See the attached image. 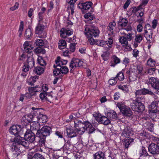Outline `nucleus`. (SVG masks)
Wrapping results in <instances>:
<instances>
[{"label": "nucleus", "instance_id": "19", "mask_svg": "<svg viewBox=\"0 0 159 159\" xmlns=\"http://www.w3.org/2000/svg\"><path fill=\"white\" fill-rule=\"evenodd\" d=\"M25 138L20 137V136H17L16 139L15 140L16 142L18 144H21L25 147H28L29 146V143Z\"/></svg>", "mask_w": 159, "mask_h": 159}, {"label": "nucleus", "instance_id": "63", "mask_svg": "<svg viewBox=\"0 0 159 159\" xmlns=\"http://www.w3.org/2000/svg\"><path fill=\"white\" fill-rule=\"evenodd\" d=\"M25 120V117H24L23 116L21 119V123L24 126H26L30 123L28 122V121H26V120Z\"/></svg>", "mask_w": 159, "mask_h": 159}, {"label": "nucleus", "instance_id": "32", "mask_svg": "<svg viewBox=\"0 0 159 159\" xmlns=\"http://www.w3.org/2000/svg\"><path fill=\"white\" fill-rule=\"evenodd\" d=\"M107 116L110 120L111 119H116L117 117V115L114 111H112L108 112L107 114Z\"/></svg>", "mask_w": 159, "mask_h": 159}, {"label": "nucleus", "instance_id": "10", "mask_svg": "<svg viewBox=\"0 0 159 159\" xmlns=\"http://www.w3.org/2000/svg\"><path fill=\"white\" fill-rule=\"evenodd\" d=\"M52 132V129L49 126H44L37 132L36 135L39 137H46L49 136Z\"/></svg>", "mask_w": 159, "mask_h": 159}, {"label": "nucleus", "instance_id": "9", "mask_svg": "<svg viewBox=\"0 0 159 159\" xmlns=\"http://www.w3.org/2000/svg\"><path fill=\"white\" fill-rule=\"evenodd\" d=\"M74 127L77 130L79 134H83L85 131V123L87 121L82 122L78 120H75L74 121Z\"/></svg>", "mask_w": 159, "mask_h": 159}, {"label": "nucleus", "instance_id": "39", "mask_svg": "<svg viewBox=\"0 0 159 159\" xmlns=\"http://www.w3.org/2000/svg\"><path fill=\"white\" fill-rule=\"evenodd\" d=\"M37 61V62L41 66H44L46 65V61L41 56L38 57Z\"/></svg>", "mask_w": 159, "mask_h": 159}, {"label": "nucleus", "instance_id": "15", "mask_svg": "<svg viewBox=\"0 0 159 159\" xmlns=\"http://www.w3.org/2000/svg\"><path fill=\"white\" fill-rule=\"evenodd\" d=\"M24 137L27 141L30 143H33L35 140V134L29 129H27V131L25 134Z\"/></svg>", "mask_w": 159, "mask_h": 159}, {"label": "nucleus", "instance_id": "33", "mask_svg": "<svg viewBox=\"0 0 159 159\" xmlns=\"http://www.w3.org/2000/svg\"><path fill=\"white\" fill-rule=\"evenodd\" d=\"M148 155L145 148L143 147L139 151V157H147Z\"/></svg>", "mask_w": 159, "mask_h": 159}, {"label": "nucleus", "instance_id": "43", "mask_svg": "<svg viewBox=\"0 0 159 159\" xmlns=\"http://www.w3.org/2000/svg\"><path fill=\"white\" fill-rule=\"evenodd\" d=\"M71 145V142L69 140H68L65 143V144L63 146V150L65 149L66 150H69L71 149L70 146Z\"/></svg>", "mask_w": 159, "mask_h": 159}, {"label": "nucleus", "instance_id": "45", "mask_svg": "<svg viewBox=\"0 0 159 159\" xmlns=\"http://www.w3.org/2000/svg\"><path fill=\"white\" fill-rule=\"evenodd\" d=\"M34 52L36 53H41L42 54H45L46 52L44 49L43 48L40 47H37L34 50Z\"/></svg>", "mask_w": 159, "mask_h": 159}, {"label": "nucleus", "instance_id": "51", "mask_svg": "<svg viewBox=\"0 0 159 159\" xmlns=\"http://www.w3.org/2000/svg\"><path fill=\"white\" fill-rule=\"evenodd\" d=\"M105 41L103 40H97L96 41V44L98 46L103 47L105 45Z\"/></svg>", "mask_w": 159, "mask_h": 159}, {"label": "nucleus", "instance_id": "25", "mask_svg": "<svg viewBox=\"0 0 159 159\" xmlns=\"http://www.w3.org/2000/svg\"><path fill=\"white\" fill-rule=\"evenodd\" d=\"M93 159H106L105 153L98 151L93 155Z\"/></svg>", "mask_w": 159, "mask_h": 159}, {"label": "nucleus", "instance_id": "29", "mask_svg": "<svg viewBox=\"0 0 159 159\" xmlns=\"http://www.w3.org/2000/svg\"><path fill=\"white\" fill-rule=\"evenodd\" d=\"M153 34V31L152 30H150L147 31L145 30L143 34L144 37L146 38L148 41H149L152 38V35Z\"/></svg>", "mask_w": 159, "mask_h": 159}, {"label": "nucleus", "instance_id": "50", "mask_svg": "<svg viewBox=\"0 0 159 159\" xmlns=\"http://www.w3.org/2000/svg\"><path fill=\"white\" fill-rule=\"evenodd\" d=\"M31 159H45L44 157L40 154L36 153L32 157Z\"/></svg>", "mask_w": 159, "mask_h": 159}, {"label": "nucleus", "instance_id": "38", "mask_svg": "<svg viewBox=\"0 0 159 159\" xmlns=\"http://www.w3.org/2000/svg\"><path fill=\"white\" fill-rule=\"evenodd\" d=\"M84 17L86 19H88V20H92L95 18L94 15L89 12L85 14L84 15Z\"/></svg>", "mask_w": 159, "mask_h": 159}, {"label": "nucleus", "instance_id": "59", "mask_svg": "<svg viewBox=\"0 0 159 159\" xmlns=\"http://www.w3.org/2000/svg\"><path fill=\"white\" fill-rule=\"evenodd\" d=\"M76 43H70V51L72 52H75V45Z\"/></svg>", "mask_w": 159, "mask_h": 159}, {"label": "nucleus", "instance_id": "31", "mask_svg": "<svg viewBox=\"0 0 159 159\" xmlns=\"http://www.w3.org/2000/svg\"><path fill=\"white\" fill-rule=\"evenodd\" d=\"M41 89V87H39L38 86H36L35 87L29 88L28 90L30 93L33 94V95H34L35 92H39Z\"/></svg>", "mask_w": 159, "mask_h": 159}, {"label": "nucleus", "instance_id": "18", "mask_svg": "<svg viewBox=\"0 0 159 159\" xmlns=\"http://www.w3.org/2000/svg\"><path fill=\"white\" fill-rule=\"evenodd\" d=\"M21 130V125H13L9 129L10 132L15 136L17 135Z\"/></svg>", "mask_w": 159, "mask_h": 159}, {"label": "nucleus", "instance_id": "27", "mask_svg": "<svg viewBox=\"0 0 159 159\" xmlns=\"http://www.w3.org/2000/svg\"><path fill=\"white\" fill-rule=\"evenodd\" d=\"M132 131V129L130 127H126L123 130L121 135H124L126 137L129 138L131 134Z\"/></svg>", "mask_w": 159, "mask_h": 159}, {"label": "nucleus", "instance_id": "12", "mask_svg": "<svg viewBox=\"0 0 159 159\" xmlns=\"http://www.w3.org/2000/svg\"><path fill=\"white\" fill-rule=\"evenodd\" d=\"M44 26L39 23L35 28V33L39 35L40 38H45L47 36V34L44 30Z\"/></svg>", "mask_w": 159, "mask_h": 159}, {"label": "nucleus", "instance_id": "16", "mask_svg": "<svg viewBox=\"0 0 159 159\" xmlns=\"http://www.w3.org/2000/svg\"><path fill=\"white\" fill-rule=\"evenodd\" d=\"M93 3L91 2H86L84 3H79L78 7L81 11L85 13L87 10H89L91 7Z\"/></svg>", "mask_w": 159, "mask_h": 159}, {"label": "nucleus", "instance_id": "30", "mask_svg": "<svg viewBox=\"0 0 159 159\" xmlns=\"http://www.w3.org/2000/svg\"><path fill=\"white\" fill-rule=\"evenodd\" d=\"M55 62H56L55 65L62 66L66 65L68 61L67 60L61 59V57L59 56L57 57V59L55 60Z\"/></svg>", "mask_w": 159, "mask_h": 159}, {"label": "nucleus", "instance_id": "11", "mask_svg": "<svg viewBox=\"0 0 159 159\" xmlns=\"http://www.w3.org/2000/svg\"><path fill=\"white\" fill-rule=\"evenodd\" d=\"M128 22L127 18L120 17L118 22V25L122 29L128 31L131 30L132 29L130 25L128 24Z\"/></svg>", "mask_w": 159, "mask_h": 159}, {"label": "nucleus", "instance_id": "23", "mask_svg": "<svg viewBox=\"0 0 159 159\" xmlns=\"http://www.w3.org/2000/svg\"><path fill=\"white\" fill-rule=\"evenodd\" d=\"M30 130L32 131H37L39 130V128L40 126V123L38 122H36L35 121H34L32 122L30 124Z\"/></svg>", "mask_w": 159, "mask_h": 159}, {"label": "nucleus", "instance_id": "46", "mask_svg": "<svg viewBox=\"0 0 159 159\" xmlns=\"http://www.w3.org/2000/svg\"><path fill=\"white\" fill-rule=\"evenodd\" d=\"M32 35L31 30L30 28L27 29L25 31V36L27 39H29L30 38Z\"/></svg>", "mask_w": 159, "mask_h": 159}, {"label": "nucleus", "instance_id": "52", "mask_svg": "<svg viewBox=\"0 0 159 159\" xmlns=\"http://www.w3.org/2000/svg\"><path fill=\"white\" fill-rule=\"evenodd\" d=\"M24 22L21 21L20 22V24L19 26V28L18 30L19 36L20 37L22 34V32L23 29Z\"/></svg>", "mask_w": 159, "mask_h": 159}, {"label": "nucleus", "instance_id": "47", "mask_svg": "<svg viewBox=\"0 0 159 159\" xmlns=\"http://www.w3.org/2000/svg\"><path fill=\"white\" fill-rule=\"evenodd\" d=\"M117 87L119 89L125 91V92L128 93L129 91L128 87L127 85H118Z\"/></svg>", "mask_w": 159, "mask_h": 159}, {"label": "nucleus", "instance_id": "2", "mask_svg": "<svg viewBox=\"0 0 159 159\" xmlns=\"http://www.w3.org/2000/svg\"><path fill=\"white\" fill-rule=\"evenodd\" d=\"M84 28V33L88 39L90 44H96V41L92 37L93 36L96 37L98 36L99 30L98 28L91 24L85 26Z\"/></svg>", "mask_w": 159, "mask_h": 159}, {"label": "nucleus", "instance_id": "57", "mask_svg": "<svg viewBox=\"0 0 159 159\" xmlns=\"http://www.w3.org/2000/svg\"><path fill=\"white\" fill-rule=\"evenodd\" d=\"M148 65L150 66H153L155 64V62L154 61L150 58L147 61Z\"/></svg>", "mask_w": 159, "mask_h": 159}, {"label": "nucleus", "instance_id": "61", "mask_svg": "<svg viewBox=\"0 0 159 159\" xmlns=\"http://www.w3.org/2000/svg\"><path fill=\"white\" fill-rule=\"evenodd\" d=\"M143 69V66H138L137 67L136 72L139 74L142 75V70Z\"/></svg>", "mask_w": 159, "mask_h": 159}, {"label": "nucleus", "instance_id": "60", "mask_svg": "<svg viewBox=\"0 0 159 159\" xmlns=\"http://www.w3.org/2000/svg\"><path fill=\"white\" fill-rule=\"evenodd\" d=\"M40 139L39 140V144L42 146L45 144L46 139V137H39Z\"/></svg>", "mask_w": 159, "mask_h": 159}, {"label": "nucleus", "instance_id": "28", "mask_svg": "<svg viewBox=\"0 0 159 159\" xmlns=\"http://www.w3.org/2000/svg\"><path fill=\"white\" fill-rule=\"evenodd\" d=\"M86 127L85 130L88 131L89 134H91L95 130V129L92 124L87 121L85 123Z\"/></svg>", "mask_w": 159, "mask_h": 159}, {"label": "nucleus", "instance_id": "34", "mask_svg": "<svg viewBox=\"0 0 159 159\" xmlns=\"http://www.w3.org/2000/svg\"><path fill=\"white\" fill-rule=\"evenodd\" d=\"M34 71L37 75H40L43 73L44 70L43 67L37 66L34 68Z\"/></svg>", "mask_w": 159, "mask_h": 159}, {"label": "nucleus", "instance_id": "58", "mask_svg": "<svg viewBox=\"0 0 159 159\" xmlns=\"http://www.w3.org/2000/svg\"><path fill=\"white\" fill-rule=\"evenodd\" d=\"M137 76L134 75V73L132 72L129 74V79L131 81H134L136 80Z\"/></svg>", "mask_w": 159, "mask_h": 159}, {"label": "nucleus", "instance_id": "4", "mask_svg": "<svg viewBox=\"0 0 159 159\" xmlns=\"http://www.w3.org/2000/svg\"><path fill=\"white\" fill-rule=\"evenodd\" d=\"M138 99L137 97L135 100H133L131 103L130 106L134 111L138 112H142L144 110L145 106Z\"/></svg>", "mask_w": 159, "mask_h": 159}, {"label": "nucleus", "instance_id": "24", "mask_svg": "<svg viewBox=\"0 0 159 159\" xmlns=\"http://www.w3.org/2000/svg\"><path fill=\"white\" fill-rule=\"evenodd\" d=\"M16 143H13L11 146V151L13 152V154L16 156H18L20 153V150L16 145Z\"/></svg>", "mask_w": 159, "mask_h": 159}, {"label": "nucleus", "instance_id": "42", "mask_svg": "<svg viewBox=\"0 0 159 159\" xmlns=\"http://www.w3.org/2000/svg\"><path fill=\"white\" fill-rule=\"evenodd\" d=\"M133 10L134 11V12L136 13L138 12V13L136 14V15L138 17H142L144 14V13L142 11L139 10V8H137L136 7H135L133 8Z\"/></svg>", "mask_w": 159, "mask_h": 159}, {"label": "nucleus", "instance_id": "21", "mask_svg": "<svg viewBox=\"0 0 159 159\" xmlns=\"http://www.w3.org/2000/svg\"><path fill=\"white\" fill-rule=\"evenodd\" d=\"M97 120L99 123L105 125H108L111 123L110 120L108 118L105 116H101L98 117L97 118Z\"/></svg>", "mask_w": 159, "mask_h": 159}, {"label": "nucleus", "instance_id": "49", "mask_svg": "<svg viewBox=\"0 0 159 159\" xmlns=\"http://www.w3.org/2000/svg\"><path fill=\"white\" fill-rule=\"evenodd\" d=\"M143 36L141 34H138L136 35L135 41L136 42L139 43L143 40Z\"/></svg>", "mask_w": 159, "mask_h": 159}, {"label": "nucleus", "instance_id": "26", "mask_svg": "<svg viewBox=\"0 0 159 159\" xmlns=\"http://www.w3.org/2000/svg\"><path fill=\"white\" fill-rule=\"evenodd\" d=\"M120 60L119 58L116 55H113L112 57V60L110 62V66L112 67H115L116 64L120 63Z\"/></svg>", "mask_w": 159, "mask_h": 159}, {"label": "nucleus", "instance_id": "6", "mask_svg": "<svg viewBox=\"0 0 159 159\" xmlns=\"http://www.w3.org/2000/svg\"><path fill=\"white\" fill-rule=\"evenodd\" d=\"M54 70L53 71V74L54 76L61 75V74L66 75L69 72L68 67L66 66H62L59 65L54 64L53 66Z\"/></svg>", "mask_w": 159, "mask_h": 159}, {"label": "nucleus", "instance_id": "44", "mask_svg": "<svg viewBox=\"0 0 159 159\" xmlns=\"http://www.w3.org/2000/svg\"><path fill=\"white\" fill-rule=\"evenodd\" d=\"M35 44L36 46H39V47H42L44 46V42L42 39H37L35 40Z\"/></svg>", "mask_w": 159, "mask_h": 159}, {"label": "nucleus", "instance_id": "64", "mask_svg": "<svg viewBox=\"0 0 159 159\" xmlns=\"http://www.w3.org/2000/svg\"><path fill=\"white\" fill-rule=\"evenodd\" d=\"M129 61L130 60L128 57H125L123 60L122 62L123 64L126 66L129 63Z\"/></svg>", "mask_w": 159, "mask_h": 159}, {"label": "nucleus", "instance_id": "20", "mask_svg": "<svg viewBox=\"0 0 159 159\" xmlns=\"http://www.w3.org/2000/svg\"><path fill=\"white\" fill-rule=\"evenodd\" d=\"M66 131L67 136L70 138L76 137L78 134H79L78 131L76 129H74L70 128H66Z\"/></svg>", "mask_w": 159, "mask_h": 159}, {"label": "nucleus", "instance_id": "48", "mask_svg": "<svg viewBox=\"0 0 159 159\" xmlns=\"http://www.w3.org/2000/svg\"><path fill=\"white\" fill-rule=\"evenodd\" d=\"M110 53L109 52H103V54L101 55V57L104 61H107L108 59Z\"/></svg>", "mask_w": 159, "mask_h": 159}, {"label": "nucleus", "instance_id": "62", "mask_svg": "<svg viewBox=\"0 0 159 159\" xmlns=\"http://www.w3.org/2000/svg\"><path fill=\"white\" fill-rule=\"evenodd\" d=\"M155 69L154 68H151L148 71V73L150 75H152L155 73Z\"/></svg>", "mask_w": 159, "mask_h": 159}, {"label": "nucleus", "instance_id": "13", "mask_svg": "<svg viewBox=\"0 0 159 159\" xmlns=\"http://www.w3.org/2000/svg\"><path fill=\"white\" fill-rule=\"evenodd\" d=\"M149 152L153 154L154 156H156L159 154V143L157 144L154 143H151L148 147Z\"/></svg>", "mask_w": 159, "mask_h": 159}, {"label": "nucleus", "instance_id": "36", "mask_svg": "<svg viewBox=\"0 0 159 159\" xmlns=\"http://www.w3.org/2000/svg\"><path fill=\"white\" fill-rule=\"evenodd\" d=\"M58 44V48L60 49H62L66 48V41L64 40H59Z\"/></svg>", "mask_w": 159, "mask_h": 159}, {"label": "nucleus", "instance_id": "17", "mask_svg": "<svg viewBox=\"0 0 159 159\" xmlns=\"http://www.w3.org/2000/svg\"><path fill=\"white\" fill-rule=\"evenodd\" d=\"M73 31L69 29L65 28H62L60 31V35L61 37L63 38H66L67 36H69L72 34Z\"/></svg>", "mask_w": 159, "mask_h": 159}, {"label": "nucleus", "instance_id": "55", "mask_svg": "<svg viewBox=\"0 0 159 159\" xmlns=\"http://www.w3.org/2000/svg\"><path fill=\"white\" fill-rule=\"evenodd\" d=\"M47 96V93L44 91H43L40 94L39 97L42 100H45Z\"/></svg>", "mask_w": 159, "mask_h": 159}, {"label": "nucleus", "instance_id": "8", "mask_svg": "<svg viewBox=\"0 0 159 159\" xmlns=\"http://www.w3.org/2000/svg\"><path fill=\"white\" fill-rule=\"evenodd\" d=\"M120 33L121 34H123L124 36L120 37L119 42L121 43L123 46L128 45V41H131L133 39L132 35L134 34L132 33H128L127 34L122 31H120Z\"/></svg>", "mask_w": 159, "mask_h": 159}, {"label": "nucleus", "instance_id": "40", "mask_svg": "<svg viewBox=\"0 0 159 159\" xmlns=\"http://www.w3.org/2000/svg\"><path fill=\"white\" fill-rule=\"evenodd\" d=\"M142 90L143 95L149 94L150 95L152 96L154 95V93L152 91L149 90L148 89L144 88L142 89Z\"/></svg>", "mask_w": 159, "mask_h": 159}, {"label": "nucleus", "instance_id": "54", "mask_svg": "<svg viewBox=\"0 0 159 159\" xmlns=\"http://www.w3.org/2000/svg\"><path fill=\"white\" fill-rule=\"evenodd\" d=\"M117 81L116 78L114 77L109 80L108 83L110 85H114L116 83Z\"/></svg>", "mask_w": 159, "mask_h": 159}, {"label": "nucleus", "instance_id": "37", "mask_svg": "<svg viewBox=\"0 0 159 159\" xmlns=\"http://www.w3.org/2000/svg\"><path fill=\"white\" fill-rule=\"evenodd\" d=\"M33 111V113H30L25 115V116L29 118V119H30V121L32 122L34 121L35 120V119L36 117V116L34 114V111Z\"/></svg>", "mask_w": 159, "mask_h": 159}, {"label": "nucleus", "instance_id": "56", "mask_svg": "<svg viewBox=\"0 0 159 159\" xmlns=\"http://www.w3.org/2000/svg\"><path fill=\"white\" fill-rule=\"evenodd\" d=\"M133 139H126L125 141V147L126 148H128L129 146L130 145V143L133 141Z\"/></svg>", "mask_w": 159, "mask_h": 159}, {"label": "nucleus", "instance_id": "14", "mask_svg": "<svg viewBox=\"0 0 159 159\" xmlns=\"http://www.w3.org/2000/svg\"><path fill=\"white\" fill-rule=\"evenodd\" d=\"M149 82L152 86L155 89V93L159 94V80L157 78L151 77L149 79Z\"/></svg>", "mask_w": 159, "mask_h": 159}, {"label": "nucleus", "instance_id": "5", "mask_svg": "<svg viewBox=\"0 0 159 159\" xmlns=\"http://www.w3.org/2000/svg\"><path fill=\"white\" fill-rule=\"evenodd\" d=\"M86 63L82 59L73 58L69 63L70 71L78 67H85Z\"/></svg>", "mask_w": 159, "mask_h": 159}, {"label": "nucleus", "instance_id": "35", "mask_svg": "<svg viewBox=\"0 0 159 159\" xmlns=\"http://www.w3.org/2000/svg\"><path fill=\"white\" fill-rule=\"evenodd\" d=\"M116 25V23L115 22L110 23L107 27V29L108 30L110 31L111 33H112L114 31Z\"/></svg>", "mask_w": 159, "mask_h": 159}, {"label": "nucleus", "instance_id": "41", "mask_svg": "<svg viewBox=\"0 0 159 159\" xmlns=\"http://www.w3.org/2000/svg\"><path fill=\"white\" fill-rule=\"evenodd\" d=\"M115 77L116 78L117 80H118L121 81L123 80L124 79V75L123 72L122 71L119 72Z\"/></svg>", "mask_w": 159, "mask_h": 159}, {"label": "nucleus", "instance_id": "53", "mask_svg": "<svg viewBox=\"0 0 159 159\" xmlns=\"http://www.w3.org/2000/svg\"><path fill=\"white\" fill-rule=\"evenodd\" d=\"M105 42L106 43H105V45L112 47L113 40L112 38H108L106 41H105Z\"/></svg>", "mask_w": 159, "mask_h": 159}, {"label": "nucleus", "instance_id": "7", "mask_svg": "<svg viewBox=\"0 0 159 159\" xmlns=\"http://www.w3.org/2000/svg\"><path fill=\"white\" fill-rule=\"evenodd\" d=\"M116 106L120 109V112L124 116L130 117L132 115L133 112L130 108L124 103L122 102H118Z\"/></svg>", "mask_w": 159, "mask_h": 159}, {"label": "nucleus", "instance_id": "22", "mask_svg": "<svg viewBox=\"0 0 159 159\" xmlns=\"http://www.w3.org/2000/svg\"><path fill=\"white\" fill-rule=\"evenodd\" d=\"M158 102L157 101H154L151 104L148 105L149 111L152 113L157 112V107Z\"/></svg>", "mask_w": 159, "mask_h": 159}, {"label": "nucleus", "instance_id": "3", "mask_svg": "<svg viewBox=\"0 0 159 159\" xmlns=\"http://www.w3.org/2000/svg\"><path fill=\"white\" fill-rule=\"evenodd\" d=\"M31 109L34 110V114L36 116L38 122L39 123H44L47 121V116L43 114V110L41 108L32 107Z\"/></svg>", "mask_w": 159, "mask_h": 159}, {"label": "nucleus", "instance_id": "1", "mask_svg": "<svg viewBox=\"0 0 159 159\" xmlns=\"http://www.w3.org/2000/svg\"><path fill=\"white\" fill-rule=\"evenodd\" d=\"M23 51L28 54L27 56V59L25 62L24 63V65L22 67V70L26 72L29 71V69L32 68L35 64L32 52L33 47L29 42L26 41L23 45Z\"/></svg>", "mask_w": 159, "mask_h": 159}]
</instances>
